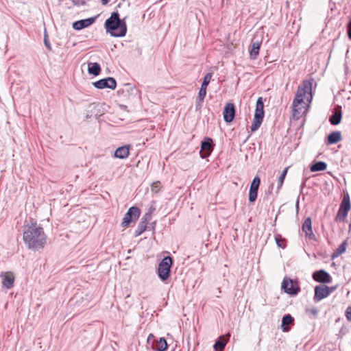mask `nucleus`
Segmentation results:
<instances>
[{
    "mask_svg": "<svg viewBox=\"0 0 351 351\" xmlns=\"http://www.w3.org/2000/svg\"><path fill=\"white\" fill-rule=\"evenodd\" d=\"M23 239L26 247L33 251L44 248L47 243V235L43 227L32 219L24 225Z\"/></svg>",
    "mask_w": 351,
    "mask_h": 351,
    "instance_id": "obj_1",
    "label": "nucleus"
},
{
    "mask_svg": "<svg viewBox=\"0 0 351 351\" xmlns=\"http://www.w3.org/2000/svg\"><path fill=\"white\" fill-rule=\"evenodd\" d=\"M306 94L310 95L309 98H307V101L311 102L313 97L312 82L311 80H304L302 84L298 87L295 97L292 104V117L295 120L300 119L305 112L304 99Z\"/></svg>",
    "mask_w": 351,
    "mask_h": 351,
    "instance_id": "obj_2",
    "label": "nucleus"
},
{
    "mask_svg": "<svg viewBox=\"0 0 351 351\" xmlns=\"http://www.w3.org/2000/svg\"><path fill=\"white\" fill-rule=\"evenodd\" d=\"M104 26L107 33L113 37H123L127 32V25L124 19H121L119 14L114 12L106 19Z\"/></svg>",
    "mask_w": 351,
    "mask_h": 351,
    "instance_id": "obj_3",
    "label": "nucleus"
},
{
    "mask_svg": "<svg viewBox=\"0 0 351 351\" xmlns=\"http://www.w3.org/2000/svg\"><path fill=\"white\" fill-rule=\"evenodd\" d=\"M172 264L173 259L169 256H165L160 262L157 269V274L162 281H165L169 278Z\"/></svg>",
    "mask_w": 351,
    "mask_h": 351,
    "instance_id": "obj_4",
    "label": "nucleus"
},
{
    "mask_svg": "<svg viewBox=\"0 0 351 351\" xmlns=\"http://www.w3.org/2000/svg\"><path fill=\"white\" fill-rule=\"evenodd\" d=\"M351 208L350 196L348 193L344 194L343 199L340 204L337 216L335 217L336 221H343L347 217L348 212Z\"/></svg>",
    "mask_w": 351,
    "mask_h": 351,
    "instance_id": "obj_5",
    "label": "nucleus"
},
{
    "mask_svg": "<svg viewBox=\"0 0 351 351\" xmlns=\"http://www.w3.org/2000/svg\"><path fill=\"white\" fill-rule=\"evenodd\" d=\"M282 289L291 295H296L300 291V287L298 280H293L285 277L282 282Z\"/></svg>",
    "mask_w": 351,
    "mask_h": 351,
    "instance_id": "obj_6",
    "label": "nucleus"
},
{
    "mask_svg": "<svg viewBox=\"0 0 351 351\" xmlns=\"http://www.w3.org/2000/svg\"><path fill=\"white\" fill-rule=\"evenodd\" d=\"M141 214V210L136 206H132L125 214L121 225L123 227L128 226L132 221L138 219Z\"/></svg>",
    "mask_w": 351,
    "mask_h": 351,
    "instance_id": "obj_7",
    "label": "nucleus"
},
{
    "mask_svg": "<svg viewBox=\"0 0 351 351\" xmlns=\"http://www.w3.org/2000/svg\"><path fill=\"white\" fill-rule=\"evenodd\" d=\"M93 84L98 89L110 88L114 90L117 86V82L114 77H108L93 82Z\"/></svg>",
    "mask_w": 351,
    "mask_h": 351,
    "instance_id": "obj_8",
    "label": "nucleus"
},
{
    "mask_svg": "<svg viewBox=\"0 0 351 351\" xmlns=\"http://www.w3.org/2000/svg\"><path fill=\"white\" fill-rule=\"evenodd\" d=\"M214 148L213 141L209 137L205 138L201 143V150L199 154L202 158L208 157Z\"/></svg>",
    "mask_w": 351,
    "mask_h": 351,
    "instance_id": "obj_9",
    "label": "nucleus"
},
{
    "mask_svg": "<svg viewBox=\"0 0 351 351\" xmlns=\"http://www.w3.org/2000/svg\"><path fill=\"white\" fill-rule=\"evenodd\" d=\"M314 291L313 301L315 302H318L329 296L328 286L325 285L315 286Z\"/></svg>",
    "mask_w": 351,
    "mask_h": 351,
    "instance_id": "obj_10",
    "label": "nucleus"
},
{
    "mask_svg": "<svg viewBox=\"0 0 351 351\" xmlns=\"http://www.w3.org/2000/svg\"><path fill=\"white\" fill-rule=\"evenodd\" d=\"M261 184V179L258 176L253 179L249 191V201L254 202L257 198L258 190Z\"/></svg>",
    "mask_w": 351,
    "mask_h": 351,
    "instance_id": "obj_11",
    "label": "nucleus"
},
{
    "mask_svg": "<svg viewBox=\"0 0 351 351\" xmlns=\"http://www.w3.org/2000/svg\"><path fill=\"white\" fill-rule=\"evenodd\" d=\"M313 278L314 280L323 284L330 283L332 282V277L324 269L315 271L313 274Z\"/></svg>",
    "mask_w": 351,
    "mask_h": 351,
    "instance_id": "obj_12",
    "label": "nucleus"
},
{
    "mask_svg": "<svg viewBox=\"0 0 351 351\" xmlns=\"http://www.w3.org/2000/svg\"><path fill=\"white\" fill-rule=\"evenodd\" d=\"M235 107L232 103H227L225 106L223 114V119L226 123H230L233 121L235 117Z\"/></svg>",
    "mask_w": 351,
    "mask_h": 351,
    "instance_id": "obj_13",
    "label": "nucleus"
},
{
    "mask_svg": "<svg viewBox=\"0 0 351 351\" xmlns=\"http://www.w3.org/2000/svg\"><path fill=\"white\" fill-rule=\"evenodd\" d=\"M302 231L305 233V237L310 240L317 241V238L312 230V221L311 217L305 219L302 226Z\"/></svg>",
    "mask_w": 351,
    "mask_h": 351,
    "instance_id": "obj_14",
    "label": "nucleus"
},
{
    "mask_svg": "<svg viewBox=\"0 0 351 351\" xmlns=\"http://www.w3.org/2000/svg\"><path fill=\"white\" fill-rule=\"evenodd\" d=\"M0 277L2 280V285L3 287L10 289L13 287L14 282V276L12 272H1Z\"/></svg>",
    "mask_w": 351,
    "mask_h": 351,
    "instance_id": "obj_15",
    "label": "nucleus"
},
{
    "mask_svg": "<svg viewBox=\"0 0 351 351\" xmlns=\"http://www.w3.org/2000/svg\"><path fill=\"white\" fill-rule=\"evenodd\" d=\"M262 41L256 36H254L251 40L250 56L251 59H256L261 47Z\"/></svg>",
    "mask_w": 351,
    "mask_h": 351,
    "instance_id": "obj_16",
    "label": "nucleus"
},
{
    "mask_svg": "<svg viewBox=\"0 0 351 351\" xmlns=\"http://www.w3.org/2000/svg\"><path fill=\"white\" fill-rule=\"evenodd\" d=\"M97 16L90 17L86 19L77 21L73 23V28L75 30H81L95 23Z\"/></svg>",
    "mask_w": 351,
    "mask_h": 351,
    "instance_id": "obj_17",
    "label": "nucleus"
},
{
    "mask_svg": "<svg viewBox=\"0 0 351 351\" xmlns=\"http://www.w3.org/2000/svg\"><path fill=\"white\" fill-rule=\"evenodd\" d=\"M342 119V110L341 106H335L332 114L329 118L331 125H337L341 123Z\"/></svg>",
    "mask_w": 351,
    "mask_h": 351,
    "instance_id": "obj_18",
    "label": "nucleus"
},
{
    "mask_svg": "<svg viewBox=\"0 0 351 351\" xmlns=\"http://www.w3.org/2000/svg\"><path fill=\"white\" fill-rule=\"evenodd\" d=\"M342 140V136L340 131H334L328 134L326 141L327 145H332L340 142Z\"/></svg>",
    "mask_w": 351,
    "mask_h": 351,
    "instance_id": "obj_19",
    "label": "nucleus"
},
{
    "mask_svg": "<svg viewBox=\"0 0 351 351\" xmlns=\"http://www.w3.org/2000/svg\"><path fill=\"white\" fill-rule=\"evenodd\" d=\"M130 145H124L118 147L114 152V157L125 159L128 157L130 152Z\"/></svg>",
    "mask_w": 351,
    "mask_h": 351,
    "instance_id": "obj_20",
    "label": "nucleus"
},
{
    "mask_svg": "<svg viewBox=\"0 0 351 351\" xmlns=\"http://www.w3.org/2000/svg\"><path fill=\"white\" fill-rule=\"evenodd\" d=\"M294 324V319L290 314L285 315L282 319L281 328L283 332H289L290 328L288 326L289 324Z\"/></svg>",
    "mask_w": 351,
    "mask_h": 351,
    "instance_id": "obj_21",
    "label": "nucleus"
},
{
    "mask_svg": "<svg viewBox=\"0 0 351 351\" xmlns=\"http://www.w3.org/2000/svg\"><path fill=\"white\" fill-rule=\"evenodd\" d=\"M152 348L157 351H165L168 348L166 339L164 337H160L158 341L152 344Z\"/></svg>",
    "mask_w": 351,
    "mask_h": 351,
    "instance_id": "obj_22",
    "label": "nucleus"
},
{
    "mask_svg": "<svg viewBox=\"0 0 351 351\" xmlns=\"http://www.w3.org/2000/svg\"><path fill=\"white\" fill-rule=\"evenodd\" d=\"M226 343L227 341L224 339V336H220L215 341L213 348L215 351H223Z\"/></svg>",
    "mask_w": 351,
    "mask_h": 351,
    "instance_id": "obj_23",
    "label": "nucleus"
},
{
    "mask_svg": "<svg viewBox=\"0 0 351 351\" xmlns=\"http://www.w3.org/2000/svg\"><path fill=\"white\" fill-rule=\"evenodd\" d=\"M88 72L89 74L93 75L95 76L99 75L101 72V67L99 64L97 62L89 63Z\"/></svg>",
    "mask_w": 351,
    "mask_h": 351,
    "instance_id": "obj_24",
    "label": "nucleus"
},
{
    "mask_svg": "<svg viewBox=\"0 0 351 351\" xmlns=\"http://www.w3.org/2000/svg\"><path fill=\"white\" fill-rule=\"evenodd\" d=\"M254 115L264 117V104L262 97H258L256 101Z\"/></svg>",
    "mask_w": 351,
    "mask_h": 351,
    "instance_id": "obj_25",
    "label": "nucleus"
},
{
    "mask_svg": "<svg viewBox=\"0 0 351 351\" xmlns=\"http://www.w3.org/2000/svg\"><path fill=\"white\" fill-rule=\"evenodd\" d=\"M327 168V164L323 161H318L314 163L311 167V171L312 172L324 171Z\"/></svg>",
    "mask_w": 351,
    "mask_h": 351,
    "instance_id": "obj_26",
    "label": "nucleus"
},
{
    "mask_svg": "<svg viewBox=\"0 0 351 351\" xmlns=\"http://www.w3.org/2000/svg\"><path fill=\"white\" fill-rule=\"evenodd\" d=\"M263 117H264L254 115V121L250 127L252 132H255L258 129L263 122Z\"/></svg>",
    "mask_w": 351,
    "mask_h": 351,
    "instance_id": "obj_27",
    "label": "nucleus"
},
{
    "mask_svg": "<svg viewBox=\"0 0 351 351\" xmlns=\"http://www.w3.org/2000/svg\"><path fill=\"white\" fill-rule=\"evenodd\" d=\"M275 241L278 247L285 249L287 247V239L283 238L281 234H276L275 235Z\"/></svg>",
    "mask_w": 351,
    "mask_h": 351,
    "instance_id": "obj_28",
    "label": "nucleus"
},
{
    "mask_svg": "<svg viewBox=\"0 0 351 351\" xmlns=\"http://www.w3.org/2000/svg\"><path fill=\"white\" fill-rule=\"evenodd\" d=\"M346 247H347V241H344L336 249V250L334 252L332 257L334 258L335 257L340 256L342 253H343L346 251Z\"/></svg>",
    "mask_w": 351,
    "mask_h": 351,
    "instance_id": "obj_29",
    "label": "nucleus"
},
{
    "mask_svg": "<svg viewBox=\"0 0 351 351\" xmlns=\"http://www.w3.org/2000/svg\"><path fill=\"white\" fill-rule=\"evenodd\" d=\"M147 228V225L144 223L143 221H140L136 230H135V236L138 237L143 234Z\"/></svg>",
    "mask_w": 351,
    "mask_h": 351,
    "instance_id": "obj_30",
    "label": "nucleus"
},
{
    "mask_svg": "<svg viewBox=\"0 0 351 351\" xmlns=\"http://www.w3.org/2000/svg\"><path fill=\"white\" fill-rule=\"evenodd\" d=\"M289 168V167H286L282 171V172L281 173V175L278 178V188H277L278 191L280 189V188L282 187V186L283 184V182H284V180H285V177L287 176V173Z\"/></svg>",
    "mask_w": 351,
    "mask_h": 351,
    "instance_id": "obj_31",
    "label": "nucleus"
},
{
    "mask_svg": "<svg viewBox=\"0 0 351 351\" xmlns=\"http://www.w3.org/2000/svg\"><path fill=\"white\" fill-rule=\"evenodd\" d=\"M213 73H208L204 77V80L202 83L201 86L204 88H206L209 83L210 82V80L212 79Z\"/></svg>",
    "mask_w": 351,
    "mask_h": 351,
    "instance_id": "obj_32",
    "label": "nucleus"
},
{
    "mask_svg": "<svg viewBox=\"0 0 351 351\" xmlns=\"http://www.w3.org/2000/svg\"><path fill=\"white\" fill-rule=\"evenodd\" d=\"M161 189V184L159 181L154 182L151 185V191L153 193H157Z\"/></svg>",
    "mask_w": 351,
    "mask_h": 351,
    "instance_id": "obj_33",
    "label": "nucleus"
},
{
    "mask_svg": "<svg viewBox=\"0 0 351 351\" xmlns=\"http://www.w3.org/2000/svg\"><path fill=\"white\" fill-rule=\"evenodd\" d=\"M206 95V88L200 87L198 97L197 98H200V99H204Z\"/></svg>",
    "mask_w": 351,
    "mask_h": 351,
    "instance_id": "obj_34",
    "label": "nucleus"
},
{
    "mask_svg": "<svg viewBox=\"0 0 351 351\" xmlns=\"http://www.w3.org/2000/svg\"><path fill=\"white\" fill-rule=\"evenodd\" d=\"M44 44L49 51L51 50V45L50 44L49 36L47 33H45L44 36Z\"/></svg>",
    "mask_w": 351,
    "mask_h": 351,
    "instance_id": "obj_35",
    "label": "nucleus"
},
{
    "mask_svg": "<svg viewBox=\"0 0 351 351\" xmlns=\"http://www.w3.org/2000/svg\"><path fill=\"white\" fill-rule=\"evenodd\" d=\"M306 312L308 313H311L312 315L313 318L314 319H315L318 315V310L314 307L310 309H307Z\"/></svg>",
    "mask_w": 351,
    "mask_h": 351,
    "instance_id": "obj_36",
    "label": "nucleus"
},
{
    "mask_svg": "<svg viewBox=\"0 0 351 351\" xmlns=\"http://www.w3.org/2000/svg\"><path fill=\"white\" fill-rule=\"evenodd\" d=\"M204 99H200V98H197L195 102V109L196 110H199L202 107Z\"/></svg>",
    "mask_w": 351,
    "mask_h": 351,
    "instance_id": "obj_37",
    "label": "nucleus"
},
{
    "mask_svg": "<svg viewBox=\"0 0 351 351\" xmlns=\"http://www.w3.org/2000/svg\"><path fill=\"white\" fill-rule=\"evenodd\" d=\"M72 1L75 5L80 6L86 5V0H72Z\"/></svg>",
    "mask_w": 351,
    "mask_h": 351,
    "instance_id": "obj_38",
    "label": "nucleus"
},
{
    "mask_svg": "<svg viewBox=\"0 0 351 351\" xmlns=\"http://www.w3.org/2000/svg\"><path fill=\"white\" fill-rule=\"evenodd\" d=\"M345 315L348 320L351 321V306L347 308Z\"/></svg>",
    "mask_w": 351,
    "mask_h": 351,
    "instance_id": "obj_39",
    "label": "nucleus"
},
{
    "mask_svg": "<svg viewBox=\"0 0 351 351\" xmlns=\"http://www.w3.org/2000/svg\"><path fill=\"white\" fill-rule=\"evenodd\" d=\"M347 33L350 40H351V19L349 21L347 25Z\"/></svg>",
    "mask_w": 351,
    "mask_h": 351,
    "instance_id": "obj_40",
    "label": "nucleus"
},
{
    "mask_svg": "<svg viewBox=\"0 0 351 351\" xmlns=\"http://www.w3.org/2000/svg\"><path fill=\"white\" fill-rule=\"evenodd\" d=\"M337 289V286H331V287H328V295H330V294L332 292H334Z\"/></svg>",
    "mask_w": 351,
    "mask_h": 351,
    "instance_id": "obj_41",
    "label": "nucleus"
},
{
    "mask_svg": "<svg viewBox=\"0 0 351 351\" xmlns=\"http://www.w3.org/2000/svg\"><path fill=\"white\" fill-rule=\"evenodd\" d=\"M143 217L149 221H150L152 218V215L150 214V213L147 212L143 215Z\"/></svg>",
    "mask_w": 351,
    "mask_h": 351,
    "instance_id": "obj_42",
    "label": "nucleus"
},
{
    "mask_svg": "<svg viewBox=\"0 0 351 351\" xmlns=\"http://www.w3.org/2000/svg\"><path fill=\"white\" fill-rule=\"evenodd\" d=\"M154 336L153 334H149L147 337V342L149 343L151 340H154Z\"/></svg>",
    "mask_w": 351,
    "mask_h": 351,
    "instance_id": "obj_43",
    "label": "nucleus"
},
{
    "mask_svg": "<svg viewBox=\"0 0 351 351\" xmlns=\"http://www.w3.org/2000/svg\"><path fill=\"white\" fill-rule=\"evenodd\" d=\"M154 210H155V208H154V207H153V206H151V207L149 208V210H148L147 213H150V214L152 215V214H153V213H154Z\"/></svg>",
    "mask_w": 351,
    "mask_h": 351,
    "instance_id": "obj_44",
    "label": "nucleus"
},
{
    "mask_svg": "<svg viewBox=\"0 0 351 351\" xmlns=\"http://www.w3.org/2000/svg\"><path fill=\"white\" fill-rule=\"evenodd\" d=\"M306 178H305V179L303 180V182H302V184H301V186H300V189H301V190H302V189L304 188L305 184H306Z\"/></svg>",
    "mask_w": 351,
    "mask_h": 351,
    "instance_id": "obj_45",
    "label": "nucleus"
},
{
    "mask_svg": "<svg viewBox=\"0 0 351 351\" xmlns=\"http://www.w3.org/2000/svg\"><path fill=\"white\" fill-rule=\"evenodd\" d=\"M141 221H143L144 223L147 224L148 223V222L149 221V220H147L146 218H145L144 217H143L141 219Z\"/></svg>",
    "mask_w": 351,
    "mask_h": 351,
    "instance_id": "obj_46",
    "label": "nucleus"
},
{
    "mask_svg": "<svg viewBox=\"0 0 351 351\" xmlns=\"http://www.w3.org/2000/svg\"><path fill=\"white\" fill-rule=\"evenodd\" d=\"M109 1H110V0H101V2L102 3V5H107Z\"/></svg>",
    "mask_w": 351,
    "mask_h": 351,
    "instance_id": "obj_47",
    "label": "nucleus"
},
{
    "mask_svg": "<svg viewBox=\"0 0 351 351\" xmlns=\"http://www.w3.org/2000/svg\"><path fill=\"white\" fill-rule=\"evenodd\" d=\"M273 186H274V184H271L270 186H269V193H271L272 189H273Z\"/></svg>",
    "mask_w": 351,
    "mask_h": 351,
    "instance_id": "obj_48",
    "label": "nucleus"
},
{
    "mask_svg": "<svg viewBox=\"0 0 351 351\" xmlns=\"http://www.w3.org/2000/svg\"><path fill=\"white\" fill-rule=\"evenodd\" d=\"M156 224V221H154L153 223H152V229H154V226Z\"/></svg>",
    "mask_w": 351,
    "mask_h": 351,
    "instance_id": "obj_49",
    "label": "nucleus"
}]
</instances>
